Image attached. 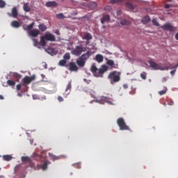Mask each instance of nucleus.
Segmentation results:
<instances>
[{
    "label": "nucleus",
    "mask_w": 178,
    "mask_h": 178,
    "mask_svg": "<svg viewBox=\"0 0 178 178\" xmlns=\"http://www.w3.org/2000/svg\"><path fill=\"white\" fill-rule=\"evenodd\" d=\"M123 88H125V89L129 88V85H127V84H124V85H123Z\"/></svg>",
    "instance_id": "nucleus-51"
},
{
    "label": "nucleus",
    "mask_w": 178,
    "mask_h": 178,
    "mask_svg": "<svg viewBox=\"0 0 178 178\" xmlns=\"http://www.w3.org/2000/svg\"><path fill=\"white\" fill-rule=\"evenodd\" d=\"M86 44V45H88V44H90V40H87Z\"/></svg>",
    "instance_id": "nucleus-58"
},
{
    "label": "nucleus",
    "mask_w": 178,
    "mask_h": 178,
    "mask_svg": "<svg viewBox=\"0 0 178 178\" xmlns=\"http://www.w3.org/2000/svg\"><path fill=\"white\" fill-rule=\"evenodd\" d=\"M0 178H5V177H1Z\"/></svg>",
    "instance_id": "nucleus-62"
},
{
    "label": "nucleus",
    "mask_w": 178,
    "mask_h": 178,
    "mask_svg": "<svg viewBox=\"0 0 178 178\" xmlns=\"http://www.w3.org/2000/svg\"><path fill=\"white\" fill-rule=\"evenodd\" d=\"M47 52H48V54H54V49L49 48V49H47Z\"/></svg>",
    "instance_id": "nucleus-44"
},
{
    "label": "nucleus",
    "mask_w": 178,
    "mask_h": 178,
    "mask_svg": "<svg viewBox=\"0 0 178 178\" xmlns=\"http://www.w3.org/2000/svg\"><path fill=\"white\" fill-rule=\"evenodd\" d=\"M90 104H92V102H90Z\"/></svg>",
    "instance_id": "nucleus-63"
},
{
    "label": "nucleus",
    "mask_w": 178,
    "mask_h": 178,
    "mask_svg": "<svg viewBox=\"0 0 178 178\" xmlns=\"http://www.w3.org/2000/svg\"><path fill=\"white\" fill-rule=\"evenodd\" d=\"M33 156H34V158H37V156H38L39 158H41V156L38 155V154H37V153H34Z\"/></svg>",
    "instance_id": "nucleus-48"
},
{
    "label": "nucleus",
    "mask_w": 178,
    "mask_h": 178,
    "mask_svg": "<svg viewBox=\"0 0 178 178\" xmlns=\"http://www.w3.org/2000/svg\"><path fill=\"white\" fill-rule=\"evenodd\" d=\"M163 105L164 106H166V103H163Z\"/></svg>",
    "instance_id": "nucleus-60"
},
{
    "label": "nucleus",
    "mask_w": 178,
    "mask_h": 178,
    "mask_svg": "<svg viewBox=\"0 0 178 178\" xmlns=\"http://www.w3.org/2000/svg\"><path fill=\"white\" fill-rule=\"evenodd\" d=\"M149 63L151 67H152L154 70H159V65H158V64H156V63H155L154 61H149Z\"/></svg>",
    "instance_id": "nucleus-19"
},
{
    "label": "nucleus",
    "mask_w": 178,
    "mask_h": 178,
    "mask_svg": "<svg viewBox=\"0 0 178 178\" xmlns=\"http://www.w3.org/2000/svg\"><path fill=\"white\" fill-rule=\"evenodd\" d=\"M177 66H178V63L177 64V65L175 66V67H177Z\"/></svg>",
    "instance_id": "nucleus-61"
},
{
    "label": "nucleus",
    "mask_w": 178,
    "mask_h": 178,
    "mask_svg": "<svg viewBox=\"0 0 178 178\" xmlns=\"http://www.w3.org/2000/svg\"><path fill=\"white\" fill-rule=\"evenodd\" d=\"M35 80V75H33L31 76H26L24 78L22 79V86H24V87H27L31 81H34Z\"/></svg>",
    "instance_id": "nucleus-8"
},
{
    "label": "nucleus",
    "mask_w": 178,
    "mask_h": 178,
    "mask_svg": "<svg viewBox=\"0 0 178 178\" xmlns=\"http://www.w3.org/2000/svg\"><path fill=\"white\" fill-rule=\"evenodd\" d=\"M83 40H86V41H90V40H92V35L90 33H87L83 37Z\"/></svg>",
    "instance_id": "nucleus-23"
},
{
    "label": "nucleus",
    "mask_w": 178,
    "mask_h": 178,
    "mask_svg": "<svg viewBox=\"0 0 178 178\" xmlns=\"http://www.w3.org/2000/svg\"><path fill=\"white\" fill-rule=\"evenodd\" d=\"M152 23L154 26H159V23L155 19H152Z\"/></svg>",
    "instance_id": "nucleus-42"
},
{
    "label": "nucleus",
    "mask_w": 178,
    "mask_h": 178,
    "mask_svg": "<svg viewBox=\"0 0 178 178\" xmlns=\"http://www.w3.org/2000/svg\"><path fill=\"white\" fill-rule=\"evenodd\" d=\"M86 51H87L86 47H83L82 46H76V48L71 50V54L75 56H80V55H81L83 52H86Z\"/></svg>",
    "instance_id": "nucleus-5"
},
{
    "label": "nucleus",
    "mask_w": 178,
    "mask_h": 178,
    "mask_svg": "<svg viewBox=\"0 0 178 178\" xmlns=\"http://www.w3.org/2000/svg\"><path fill=\"white\" fill-rule=\"evenodd\" d=\"M72 90V81H70L66 87L65 93H63L64 98H67V95L70 94Z\"/></svg>",
    "instance_id": "nucleus-12"
},
{
    "label": "nucleus",
    "mask_w": 178,
    "mask_h": 178,
    "mask_svg": "<svg viewBox=\"0 0 178 178\" xmlns=\"http://www.w3.org/2000/svg\"><path fill=\"white\" fill-rule=\"evenodd\" d=\"M3 161H12V159H13V157L9 154H6L3 156Z\"/></svg>",
    "instance_id": "nucleus-25"
},
{
    "label": "nucleus",
    "mask_w": 178,
    "mask_h": 178,
    "mask_svg": "<svg viewBox=\"0 0 178 178\" xmlns=\"http://www.w3.org/2000/svg\"><path fill=\"white\" fill-rule=\"evenodd\" d=\"M166 91H168V88H165L164 90L159 91V95H163L164 94H166Z\"/></svg>",
    "instance_id": "nucleus-37"
},
{
    "label": "nucleus",
    "mask_w": 178,
    "mask_h": 178,
    "mask_svg": "<svg viewBox=\"0 0 178 178\" xmlns=\"http://www.w3.org/2000/svg\"><path fill=\"white\" fill-rule=\"evenodd\" d=\"M120 24L122 26H126V25L129 24V21L126 20L125 19H123L121 20Z\"/></svg>",
    "instance_id": "nucleus-36"
},
{
    "label": "nucleus",
    "mask_w": 178,
    "mask_h": 178,
    "mask_svg": "<svg viewBox=\"0 0 178 178\" xmlns=\"http://www.w3.org/2000/svg\"><path fill=\"white\" fill-rule=\"evenodd\" d=\"M150 21H151V18H149V16L148 15L145 16L142 19V23H143V24H148V23H149Z\"/></svg>",
    "instance_id": "nucleus-21"
},
{
    "label": "nucleus",
    "mask_w": 178,
    "mask_h": 178,
    "mask_svg": "<svg viewBox=\"0 0 178 178\" xmlns=\"http://www.w3.org/2000/svg\"><path fill=\"white\" fill-rule=\"evenodd\" d=\"M39 29H40L42 31H45L47 30V26L44 24H40L38 25Z\"/></svg>",
    "instance_id": "nucleus-28"
},
{
    "label": "nucleus",
    "mask_w": 178,
    "mask_h": 178,
    "mask_svg": "<svg viewBox=\"0 0 178 178\" xmlns=\"http://www.w3.org/2000/svg\"><path fill=\"white\" fill-rule=\"evenodd\" d=\"M40 30L35 29H31V31H28V34L31 36L33 37V38H35V37H38L40 34Z\"/></svg>",
    "instance_id": "nucleus-9"
},
{
    "label": "nucleus",
    "mask_w": 178,
    "mask_h": 178,
    "mask_svg": "<svg viewBox=\"0 0 178 178\" xmlns=\"http://www.w3.org/2000/svg\"><path fill=\"white\" fill-rule=\"evenodd\" d=\"M17 8H16V7H14L13 9H12V17H17Z\"/></svg>",
    "instance_id": "nucleus-26"
},
{
    "label": "nucleus",
    "mask_w": 178,
    "mask_h": 178,
    "mask_svg": "<svg viewBox=\"0 0 178 178\" xmlns=\"http://www.w3.org/2000/svg\"><path fill=\"white\" fill-rule=\"evenodd\" d=\"M89 8H90V9H95V8H97V3L95 2L90 3Z\"/></svg>",
    "instance_id": "nucleus-32"
},
{
    "label": "nucleus",
    "mask_w": 178,
    "mask_h": 178,
    "mask_svg": "<svg viewBox=\"0 0 178 178\" xmlns=\"http://www.w3.org/2000/svg\"><path fill=\"white\" fill-rule=\"evenodd\" d=\"M83 81H85V83H86V84H90V81H88L86 79H84Z\"/></svg>",
    "instance_id": "nucleus-50"
},
{
    "label": "nucleus",
    "mask_w": 178,
    "mask_h": 178,
    "mask_svg": "<svg viewBox=\"0 0 178 178\" xmlns=\"http://www.w3.org/2000/svg\"><path fill=\"white\" fill-rule=\"evenodd\" d=\"M58 6V3L56 1H48L46 3V6L47 8H54Z\"/></svg>",
    "instance_id": "nucleus-17"
},
{
    "label": "nucleus",
    "mask_w": 178,
    "mask_h": 178,
    "mask_svg": "<svg viewBox=\"0 0 178 178\" xmlns=\"http://www.w3.org/2000/svg\"><path fill=\"white\" fill-rule=\"evenodd\" d=\"M7 84L8 86H10L11 87H15V86L16 85V82H15V81L13 80H8L7 81Z\"/></svg>",
    "instance_id": "nucleus-27"
},
{
    "label": "nucleus",
    "mask_w": 178,
    "mask_h": 178,
    "mask_svg": "<svg viewBox=\"0 0 178 178\" xmlns=\"http://www.w3.org/2000/svg\"><path fill=\"white\" fill-rule=\"evenodd\" d=\"M63 59L65 60H69V59H70V53H66L64 56H63Z\"/></svg>",
    "instance_id": "nucleus-33"
},
{
    "label": "nucleus",
    "mask_w": 178,
    "mask_h": 178,
    "mask_svg": "<svg viewBox=\"0 0 178 178\" xmlns=\"http://www.w3.org/2000/svg\"><path fill=\"white\" fill-rule=\"evenodd\" d=\"M166 78H163V81H166Z\"/></svg>",
    "instance_id": "nucleus-59"
},
{
    "label": "nucleus",
    "mask_w": 178,
    "mask_h": 178,
    "mask_svg": "<svg viewBox=\"0 0 178 178\" xmlns=\"http://www.w3.org/2000/svg\"><path fill=\"white\" fill-rule=\"evenodd\" d=\"M48 168V161H45L41 166L42 170H47Z\"/></svg>",
    "instance_id": "nucleus-29"
},
{
    "label": "nucleus",
    "mask_w": 178,
    "mask_h": 178,
    "mask_svg": "<svg viewBox=\"0 0 178 178\" xmlns=\"http://www.w3.org/2000/svg\"><path fill=\"white\" fill-rule=\"evenodd\" d=\"M108 69L109 67H108L106 65H102L101 68L97 69L95 63L92 64L90 67V71L92 72L95 77H100V76H102V74H104L105 72H108Z\"/></svg>",
    "instance_id": "nucleus-1"
},
{
    "label": "nucleus",
    "mask_w": 178,
    "mask_h": 178,
    "mask_svg": "<svg viewBox=\"0 0 178 178\" xmlns=\"http://www.w3.org/2000/svg\"><path fill=\"white\" fill-rule=\"evenodd\" d=\"M46 41H51V42H54L56 41V38L54 34L47 32L44 36L40 37V44L41 47H45V45H47Z\"/></svg>",
    "instance_id": "nucleus-2"
},
{
    "label": "nucleus",
    "mask_w": 178,
    "mask_h": 178,
    "mask_svg": "<svg viewBox=\"0 0 178 178\" xmlns=\"http://www.w3.org/2000/svg\"><path fill=\"white\" fill-rule=\"evenodd\" d=\"M10 76L13 77V79H16L17 82L22 79V75L17 72H10Z\"/></svg>",
    "instance_id": "nucleus-14"
},
{
    "label": "nucleus",
    "mask_w": 178,
    "mask_h": 178,
    "mask_svg": "<svg viewBox=\"0 0 178 178\" xmlns=\"http://www.w3.org/2000/svg\"><path fill=\"white\" fill-rule=\"evenodd\" d=\"M95 59L98 63H102V62H104V56L102 54H97Z\"/></svg>",
    "instance_id": "nucleus-15"
},
{
    "label": "nucleus",
    "mask_w": 178,
    "mask_h": 178,
    "mask_svg": "<svg viewBox=\"0 0 178 178\" xmlns=\"http://www.w3.org/2000/svg\"><path fill=\"white\" fill-rule=\"evenodd\" d=\"M120 72L117 71H113L108 75V79L111 84H115V83H119L120 81Z\"/></svg>",
    "instance_id": "nucleus-4"
},
{
    "label": "nucleus",
    "mask_w": 178,
    "mask_h": 178,
    "mask_svg": "<svg viewBox=\"0 0 178 178\" xmlns=\"http://www.w3.org/2000/svg\"><path fill=\"white\" fill-rule=\"evenodd\" d=\"M109 20H111V17L109 16V15H104L102 17V18L101 19V23L102 24H104V23H105V22H109Z\"/></svg>",
    "instance_id": "nucleus-18"
},
{
    "label": "nucleus",
    "mask_w": 178,
    "mask_h": 178,
    "mask_svg": "<svg viewBox=\"0 0 178 178\" xmlns=\"http://www.w3.org/2000/svg\"><path fill=\"white\" fill-rule=\"evenodd\" d=\"M6 3L5 1L0 0V8H5Z\"/></svg>",
    "instance_id": "nucleus-39"
},
{
    "label": "nucleus",
    "mask_w": 178,
    "mask_h": 178,
    "mask_svg": "<svg viewBox=\"0 0 178 178\" xmlns=\"http://www.w3.org/2000/svg\"><path fill=\"white\" fill-rule=\"evenodd\" d=\"M3 96H2V95H0V99H3Z\"/></svg>",
    "instance_id": "nucleus-57"
},
{
    "label": "nucleus",
    "mask_w": 178,
    "mask_h": 178,
    "mask_svg": "<svg viewBox=\"0 0 178 178\" xmlns=\"http://www.w3.org/2000/svg\"><path fill=\"white\" fill-rule=\"evenodd\" d=\"M117 124L118 127H120V130H130V127L126 124V122H124V119L122 118H120L117 120Z\"/></svg>",
    "instance_id": "nucleus-6"
},
{
    "label": "nucleus",
    "mask_w": 178,
    "mask_h": 178,
    "mask_svg": "<svg viewBox=\"0 0 178 178\" xmlns=\"http://www.w3.org/2000/svg\"><path fill=\"white\" fill-rule=\"evenodd\" d=\"M23 95V94L22 93H20V92H19L18 94H17V96L18 97H22Z\"/></svg>",
    "instance_id": "nucleus-55"
},
{
    "label": "nucleus",
    "mask_w": 178,
    "mask_h": 178,
    "mask_svg": "<svg viewBox=\"0 0 178 178\" xmlns=\"http://www.w3.org/2000/svg\"><path fill=\"white\" fill-rule=\"evenodd\" d=\"M58 101L59 102H63V98L61 96L58 97Z\"/></svg>",
    "instance_id": "nucleus-45"
},
{
    "label": "nucleus",
    "mask_w": 178,
    "mask_h": 178,
    "mask_svg": "<svg viewBox=\"0 0 178 178\" xmlns=\"http://www.w3.org/2000/svg\"><path fill=\"white\" fill-rule=\"evenodd\" d=\"M21 159L23 163H28L26 168H35V164L33 162V161H31L30 157L24 156H22Z\"/></svg>",
    "instance_id": "nucleus-7"
},
{
    "label": "nucleus",
    "mask_w": 178,
    "mask_h": 178,
    "mask_svg": "<svg viewBox=\"0 0 178 178\" xmlns=\"http://www.w3.org/2000/svg\"><path fill=\"white\" fill-rule=\"evenodd\" d=\"M17 90L18 91H20L22 90V85L21 84H17Z\"/></svg>",
    "instance_id": "nucleus-46"
},
{
    "label": "nucleus",
    "mask_w": 178,
    "mask_h": 178,
    "mask_svg": "<svg viewBox=\"0 0 178 178\" xmlns=\"http://www.w3.org/2000/svg\"><path fill=\"white\" fill-rule=\"evenodd\" d=\"M125 6L128 9H130L131 10H134L136 9V6H134L131 2L127 1L125 3Z\"/></svg>",
    "instance_id": "nucleus-16"
},
{
    "label": "nucleus",
    "mask_w": 178,
    "mask_h": 178,
    "mask_svg": "<svg viewBox=\"0 0 178 178\" xmlns=\"http://www.w3.org/2000/svg\"><path fill=\"white\" fill-rule=\"evenodd\" d=\"M56 17L57 19H63L65 17V15H63V14L62 13H60L56 15Z\"/></svg>",
    "instance_id": "nucleus-41"
},
{
    "label": "nucleus",
    "mask_w": 178,
    "mask_h": 178,
    "mask_svg": "<svg viewBox=\"0 0 178 178\" xmlns=\"http://www.w3.org/2000/svg\"><path fill=\"white\" fill-rule=\"evenodd\" d=\"M34 27V22H32L31 24H30L29 25H26V26H24V30H25L26 31H31V29H33Z\"/></svg>",
    "instance_id": "nucleus-22"
},
{
    "label": "nucleus",
    "mask_w": 178,
    "mask_h": 178,
    "mask_svg": "<svg viewBox=\"0 0 178 178\" xmlns=\"http://www.w3.org/2000/svg\"><path fill=\"white\" fill-rule=\"evenodd\" d=\"M23 9H24V12H27V13L30 12V10H31L30 4L29 3H24Z\"/></svg>",
    "instance_id": "nucleus-20"
},
{
    "label": "nucleus",
    "mask_w": 178,
    "mask_h": 178,
    "mask_svg": "<svg viewBox=\"0 0 178 178\" xmlns=\"http://www.w3.org/2000/svg\"><path fill=\"white\" fill-rule=\"evenodd\" d=\"M104 10H106V12H109L112 10V7L111 6H107L104 8Z\"/></svg>",
    "instance_id": "nucleus-40"
},
{
    "label": "nucleus",
    "mask_w": 178,
    "mask_h": 178,
    "mask_svg": "<svg viewBox=\"0 0 178 178\" xmlns=\"http://www.w3.org/2000/svg\"><path fill=\"white\" fill-rule=\"evenodd\" d=\"M68 66L69 70H70V72H77V70H79V67H77L76 63L74 62H70Z\"/></svg>",
    "instance_id": "nucleus-13"
},
{
    "label": "nucleus",
    "mask_w": 178,
    "mask_h": 178,
    "mask_svg": "<svg viewBox=\"0 0 178 178\" xmlns=\"http://www.w3.org/2000/svg\"><path fill=\"white\" fill-rule=\"evenodd\" d=\"M67 61L65 59L60 60L58 63L59 66H65L66 65Z\"/></svg>",
    "instance_id": "nucleus-34"
},
{
    "label": "nucleus",
    "mask_w": 178,
    "mask_h": 178,
    "mask_svg": "<svg viewBox=\"0 0 178 178\" xmlns=\"http://www.w3.org/2000/svg\"><path fill=\"white\" fill-rule=\"evenodd\" d=\"M175 40L178 41V32L175 34Z\"/></svg>",
    "instance_id": "nucleus-53"
},
{
    "label": "nucleus",
    "mask_w": 178,
    "mask_h": 178,
    "mask_svg": "<svg viewBox=\"0 0 178 178\" xmlns=\"http://www.w3.org/2000/svg\"><path fill=\"white\" fill-rule=\"evenodd\" d=\"M55 33L56 34H57V35H60V33L59 32V31H56Z\"/></svg>",
    "instance_id": "nucleus-54"
},
{
    "label": "nucleus",
    "mask_w": 178,
    "mask_h": 178,
    "mask_svg": "<svg viewBox=\"0 0 178 178\" xmlns=\"http://www.w3.org/2000/svg\"><path fill=\"white\" fill-rule=\"evenodd\" d=\"M21 165H17L15 168V173L17 172V170H19V169H20Z\"/></svg>",
    "instance_id": "nucleus-43"
},
{
    "label": "nucleus",
    "mask_w": 178,
    "mask_h": 178,
    "mask_svg": "<svg viewBox=\"0 0 178 178\" xmlns=\"http://www.w3.org/2000/svg\"><path fill=\"white\" fill-rule=\"evenodd\" d=\"M163 30H167L168 31H175V27L172 26V24L168 22L165 24L161 26Z\"/></svg>",
    "instance_id": "nucleus-10"
},
{
    "label": "nucleus",
    "mask_w": 178,
    "mask_h": 178,
    "mask_svg": "<svg viewBox=\"0 0 178 178\" xmlns=\"http://www.w3.org/2000/svg\"><path fill=\"white\" fill-rule=\"evenodd\" d=\"M169 69V67H165V68H163V69H161V70H168Z\"/></svg>",
    "instance_id": "nucleus-56"
},
{
    "label": "nucleus",
    "mask_w": 178,
    "mask_h": 178,
    "mask_svg": "<svg viewBox=\"0 0 178 178\" xmlns=\"http://www.w3.org/2000/svg\"><path fill=\"white\" fill-rule=\"evenodd\" d=\"M140 77H141V79H143V80H145L147 79V72H143L140 74Z\"/></svg>",
    "instance_id": "nucleus-35"
},
{
    "label": "nucleus",
    "mask_w": 178,
    "mask_h": 178,
    "mask_svg": "<svg viewBox=\"0 0 178 178\" xmlns=\"http://www.w3.org/2000/svg\"><path fill=\"white\" fill-rule=\"evenodd\" d=\"M124 0H111V3H120V2H123Z\"/></svg>",
    "instance_id": "nucleus-38"
},
{
    "label": "nucleus",
    "mask_w": 178,
    "mask_h": 178,
    "mask_svg": "<svg viewBox=\"0 0 178 178\" xmlns=\"http://www.w3.org/2000/svg\"><path fill=\"white\" fill-rule=\"evenodd\" d=\"M0 170H1V168H0Z\"/></svg>",
    "instance_id": "nucleus-64"
},
{
    "label": "nucleus",
    "mask_w": 178,
    "mask_h": 178,
    "mask_svg": "<svg viewBox=\"0 0 178 178\" xmlns=\"http://www.w3.org/2000/svg\"><path fill=\"white\" fill-rule=\"evenodd\" d=\"M91 56V51H87L85 54H83L78 60H76V64L79 67H84L86 66V62Z\"/></svg>",
    "instance_id": "nucleus-3"
},
{
    "label": "nucleus",
    "mask_w": 178,
    "mask_h": 178,
    "mask_svg": "<svg viewBox=\"0 0 178 178\" xmlns=\"http://www.w3.org/2000/svg\"><path fill=\"white\" fill-rule=\"evenodd\" d=\"M11 26L15 29H19V27H20V23H19L17 21H13L11 22Z\"/></svg>",
    "instance_id": "nucleus-24"
},
{
    "label": "nucleus",
    "mask_w": 178,
    "mask_h": 178,
    "mask_svg": "<svg viewBox=\"0 0 178 178\" xmlns=\"http://www.w3.org/2000/svg\"><path fill=\"white\" fill-rule=\"evenodd\" d=\"M175 72H176V70H172V71L170 72V74H172V75L173 76V75L175 74Z\"/></svg>",
    "instance_id": "nucleus-52"
},
{
    "label": "nucleus",
    "mask_w": 178,
    "mask_h": 178,
    "mask_svg": "<svg viewBox=\"0 0 178 178\" xmlns=\"http://www.w3.org/2000/svg\"><path fill=\"white\" fill-rule=\"evenodd\" d=\"M32 41L33 42L34 47H38V45H41L40 42H38V40L35 38H32Z\"/></svg>",
    "instance_id": "nucleus-31"
},
{
    "label": "nucleus",
    "mask_w": 178,
    "mask_h": 178,
    "mask_svg": "<svg viewBox=\"0 0 178 178\" xmlns=\"http://www.w3.org/2000/svg\"><path fill=\"white\" fill-rule=\"evenodd\" d=\"M106 65H108V66H110V69H118V64H115L113 60H111L108 58H106Z\"/></svg>",
    "instance_id": "nucleus-11"
},
{
    "label": "nucleus",
    "mask_w": 178,
    "mask_h": 178,
    "mask_svg": "<svg viewBox=\"0 0 178 178\" xmlns=\"http://www.w3.org/2000/svg\"><path fill=\"white\" fill-rule=\"evenodd\" d=\"M171 7H172V5H170V4H165V9H169V8H171Z\"/></svg>",
    "instance_id": "nucleus-47"
},
{
    "label": "nucleus",
    "mask_w": 178,
    "mask_h": 178,
    "mask_svg": "<svg viewBox=\"0 0 178 178\" xmlns=\"http://www.w3.org/2000/svg\"><path fill=\"white\" fill-rule=\"evenodd\" d=\"M168 105L173 106L175 105V102L173 101H171L170 103L168 104Z\"/></svg>",
    "instance_id": "nucleus-49"
},
{
    "label": "nucleus",
    "mask_w": 178,
    "mask_h": 178,
    "mask_svg": "<svg viewBox=\"0 0 178 178\" xmlns=\"http://www.w3.org/2000/svg\"><path fill=\"white\" fill-rule=\"evenodd\" d=\"M49 157L51 158V159H52V161H58V159H59V156H55L52 154H49Z\"/></svg>",
    "instance_id": "nucleus-30"
}]
</instances>
